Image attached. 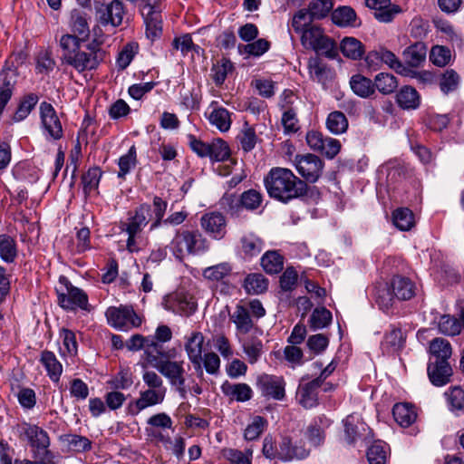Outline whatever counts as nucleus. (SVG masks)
<instances>
[{"label":"nucleus","instance_id":"nucleus-38","mask_svg":"<svg viewBox=\"0 0 464 464\" xmlns=\"http://www.w3.org/2000/svg\"><path fill=\"white\" fill-rule=\"evenodd\" d=\"M427 47L423 43H416L403 51V59L410 67H418L425 62Z\"/></svg>","mask_w":464,"mask_h":464},{"label":"nucleus","instance_id":"nucleus-11","mask_svg":"<svg viewBox=\"0 0 464 464\" xmlns=\"http://www.w3.org/2000/svg\"><path fill=\"white\" fill-rule=\"evenodd\" d=\"M295 161L296 169L305 183H314L321 177L324 163L318 156L311 153L296 155Z\"/></svg>","mask_w":464,"mask_h":464},{"label":"nucleus","instance_id":"nucleus-23","mask_svg":"<svg viewBox=\"0 0 464 464\" xmlns=\"http://www.w3.org/2000/svg\"><path fill=\"white\" fill-rule=\"evenodd\" d=\"M144 23L146 24V35L151 41L160 38L162 34L161 14L151 5H147L143 9Z\"/></svg>","mask_w":464,"mask_h":464},{"label":"nucleus","instance_id":"nucleus-9","mask_svg":"<svg viewBox=\"0 0 464 464\" xmlns=\"http://www.w3.org/2000/svg\"><path fill=\"white\" fill-rule=\"evenodd\" d=\"M94 10L96 20L102 26L118 27L125 15L124 5L120 0H112L108 4L97 2Z\"/></svg>","mask_w":464,"mask_h":464},{"label":"nucleus","instance_id":"nucleus-29","mask_svg":"<svg viewBox=\"0 0 464 464\" xmlns=\"http://www.w3.org/2000/svg\"><path fill=\"white\" fill-rule=\"evenodd\" d=\"M230 320L235 324L237 331L242 334H248L254 326L249 309L242 304L236 305Z\"/></svg>","mask_w":464,"mask_h":464},{"label":"nucleus","instance_id":"nucleus-45","mask_svg":"<svg viewBox=\"0 0 464 464\" xmlns=\"http://www.w3.org/2000/svg\"><path fill=\"white\" fill-rule=\"evenodd\" d=\"M388 446L382 440H376L368 448L366 457L369 464H385L388 458Z\"/></svg>","mask_w":464,"mask_h":464},{"label":"nucleus","instance_id":"nucleus-24","mask_svg":"<svg viewBox=\"0 0 464 464\" xmlns=\"http://www.w3.org/2000/svg\"><path fill=\"white\" fill-rule=\"evenodd\" d=\"M319 380H312L300 384L297 392L299 403L305 409H312L318 404V389L321 387Z\"/></svg>","mask_w":464,"mask_h":464},{"label":"nucleus","instance_id":"nucleus-62","mask_svg":"<svg viewBox=\"0 0 464 464\" xmlns=\"http://www.w3.org/2000/svg\"><path fill=\"white\" fill-rule=\"evenodd\" d=\"M314 17H312L310 11L307 9H301L297 11L292 19V27L296 34H300L308 26H312Z\"/></svg>","mask_w":464,"mask_h":464},{"label":"nucleus","instance_id":"nucleus-33","mask_svg":"<svg viewBox=\"0 0 464 464\" xmlns=\"http://www.w3.org/2000/svg\"><path fill=\"white\" fill-rule=\"evenodd\" d=\"M230 148L224 140L218 138L209 142V154L208 157L212 162L229 160L231 165L237 164L236 160L230 159Z\"/></svg>","mask_w":464,"mask_h":464},{"label":"nucleus","instance_id":"nucleus-57","mask_svg":"<svg viewBox=\"0 0 464 464\" xmlns=\"http://www.w3.org/2000/svg\"><path fill=\"white\" fill-rule=\"evenodd\" d=\"M220 206L232 218L239 217L243 210L240 196L235 194H225L220 199Z\"/></svg>","mask_w":464,"mask_h":464},{"label":"nucleus","instance_id":"nucleus-48","mask_svg":"<svg viewBox=\"0 0 464 464\" xmlns=\"http://www.w3.org/2000/svg\"><path fill=\"white\" fill-rule=\"evenodd\" d=\"M137 164V150L135 145H132L128 152L120 157L118 160L119 172L118 178L125 179L127 174L135 168Z\"/></svg>","mask_w":464,"mask_h":464},{"label":"nucleus","instance_id":"nucleus-49","mask_svg":"<svg viewBox=\"0 0 464 464\" xmlns=\"http://www.w3.org/2000/svg\"><path fill=\"white\" fill-rule=\"evenodd\" d=\"M208 121L222 132L227 131L231 126L230 112L225 108L214 109L208 116Z\"/></svg>","mask_w":464,"mask_h":464},{"label":"nucleus","instance_id":"nucleus-4","mask_svg":"<svg viewBox=\"0 0 464 464\" xmlns=\"http://www.w3.org/2000/svg\"><path fill=\"white\" fill-rule=\"evenodd\" d=\"M299 34L301 44L305 49L313 50L329 59L337 56L338 51L334 41L324 34L321 26L313 24Z\"/></svg>","mask_w":464,"mask_h":464},{"label":"nucleus","instance_id":"nucleus-53","mask_svg":"<svg viewBox=\"0 0 464 464\" xmlns=\"http://www.w3.org/2000/svg\"><path fill=\"white\" fill-rule=\"evenodd\" d=\"M460 82V76L453 69H447L440 78V88L444 94L456 91Z\"/></svg>","mask_w":464,"mask_h":464},{"label":"nucleus","instance_id":"nucleus-7","mask_svg":"<svg viewBox=\"0 0 464 464\" xmlns=\"http://www.w3.org/2000/svg\"><path fill=\"white\" fill-rule=\"evenodd\" d=\"M105 315L108 324L121 331H128L141 324V318L131 306H111L106 310Z\"/></svg>","mask_w":464,"mask_h":464},{"label":"nucleus","instance_id":"nucleus-20","mask_svg":"<svg viewBox=\"0 0 464 464\" xmlns=\"http://www.w3.org/2000/svg\"><path fill=\"white\" fill-rule=\"evenodd\" d=\"M365 5L375 11L374 17L382 23L392 22L401 12V8L392 5L391 0H365Z\"/></svg>","mask_w":464,"mask_h":464},{"label":"nucleus","instance_id":"nucleus-31","mask_svg":"<svg viewBox=\"0 0 464 464\" xmlns=\"http://www.w3.org/2000/svg\"><path fill=\"white\" fill-rule=\"evenodd\" d=\"M391 288L399 300H410L415 295L414 284L407 277L396 276L392 278Z\"/></svg>","mask_w":464,"mask_h":464},{"label":"nucleus","instance_id":"nucleus-60","mask_svg":"<svg viewBox=\"0 0 464 464\" xmlns=\"http://www.w3.org/2000/svg\"><path fill=\"white\" fill-rule=\"evenodd\" d=\"M232 271V267L229 263L224 262L203 270V276L210 281H220L227 276Z\"/></svg>","mask_w":464,"mask_h":464},{"label":"nucleus","instance_id":"nucleus-28","mask_svg":"<svg viewBox=\"0 0 464 464\" xmlns=\"http://www.w3.org/2000/svg\"><path fill=\"white\" fill-rule=\"evenodd\" d=\"M429 361L450 362L452 354V347L450 342L444 338L437 337L430 341L429 346Z\"/></svg>","mask_w":464,"mask_h":464},{"label":"nucleus","instance_id":"nucleus-34","mask_svg":"<svg viewBox=\"0 0 464 464\" xmlns=\"http://www.w3.org/2000/svg\"><path fill=\"white\" fill-rule=\"evenodd\" d=\"M284 256L277 250H268L261 257L260 264L264 271L276 275L284 269Z\"/></svg>","mask_w":464,"mask_h":464},{"label":"nucleus","instance_id":"nucleus-52","mask_svg":"<svg viewBox=\"0 0 464 464\" xmlns=\"http://www.w3.org/2000/svg\"><path fill=\"white\" fill-rule=\"evenodd\" d=\"M332 0H312L308 5V10L314 20H322L327 17L333 11Z\"/></svg>","mask_w":464,"mask_h":464},{"label":"nucleus","instance_id":"nucleus-17","mask_svg":"<svg viewBox=\"0 0 464 464\" xmlns=\"http://www.w3.org/2000/svg\"><path fill=\"white\" fill-rule=\"evenodd\" d=\"M151 215V207L144 203L140 205L133 212H129L126 221L121 222V230H130L141 233L142 229L149 223V217Z\"/></svg>","mask_w":464,"mask_h":464},{"label":"nucleus","instance_id":"nucleus-3","mask_svg":"<svg viewBox=\"0 0 464 464\" xmlns=\"http://www.w3.org/2000/svg\"><path fill=\"white\" fill-rule=\"evenodd\" d=\"M209 247V241L198 229H178L169 244L170 251L179 261L189 256L204 254Z\"/></svg>","mask_w":464,"mask_h":464},{"label":"nucleus","instance_id":"nucleus-42","mask_svg":"<svg viewBox=\"0 0 464 464\" xmlns=\"http://www.w3.org/2000/svg\"><path fill=\"white\" fill-rule=\"evenodd\" d=\"M18 250L15 239L7 234L0 235V257L5 263H14Z\"/></svg>","mask_w":464,"mask_h":464},{"label":"nucleus","instance_id":"nucleus-63","mask_svg":"<svg viewBox=\"0 0 464 464\" xmlns=\"http://www.w3.org/2000/svg\"><path fill=\"white\" fill-rule=\"evenodd\" d=\"M439 330L443 334L454 336L460 333L461 324L456 317L445 314L440 319Z\"/></svg>","mask_w":464,"mask_h":464},{"label":"nucleus","instance_id":"nucleus-16","mask_svg":"<svg viewBox=\"0 0 464 464\" xmlns=\"http://www.w3.org/2000/svg\"><path fill=\"white\" fill-rule=\"evenodd\" d=\"M40 117L44 130L53 140H60L63 131L58 115L51 103L43 102L40 104Z\"/></svg>","mask_w":464,"mask_h":464},{"label":"nucleus","instance_id":"nucleus-19","mask_svg":"<svg viewBox=\"0 0 464 464\" xmlns=\"http://www.w3.org/2000/svg\"><path fill=\"white\" fill-rule=\"evenodd\" d=\"M453 371L450 362L429 361L427 374L431 384L441 387L450 382Z\"/></svg>","mask_w":464,"mask_h":464},{"label":"nucleus","instance_id":"nucleus-59","mask_svg":"<svg viewBox=\"0 0 464 464\" xmlns=\"http://www.w3.org/2000/svg\"><path fill=\"white\" fill-rule=\"evenodd\" d=\"M234 69V65L229 59L222 58L220 62L214 64L212 67L213 81L217 86H220L224 83L227 76Z\"/></svg>","mask_w":464,"mask_h":464},{"label":"nucleus","instance_id":"nucleus-12","mask_svg":"<svg viewBox=\"0 0 464 464\" xmlns=\"http://www.w3.org/2000/svg\"><path fill=\"white\" fill-rule=\"evenodd\" d=\"M365 61L371 68L378 66L380 63H384L397 73L405 75L407 72V69L401 60L392 51L382 45L369 52L365 57Z\"/></svg>","mask_w":464,"mask_h":464},{"label":"nucleus","instance_id":"nucleus-40","mask_svg":"<svg viewBox=\"0 0 464 464\" xmlns=\"http://www.w3.org/2000/svg\"><path fill=\"white\" fill-rule=\"evenodd\" d=\"M38 102L39 96L36 93L29 92L24 94L21 98L17 109L13 115V121L14 122H19L26 119Z\"/></svg>","mask_w":464,"mask_h":464},{"label":"nucleus","instance_id":"nucleus-47","mask_svg":"<svg viewBox=\"0 0 464 464\" xmlns=\"http://www.w3.org/2000/svg\"><path fill=\"white\" fill-rule=\"evenodd\" d=\"M333 319L332 313L325 307L315 308L309 318V326L312 330L317 331L327 327Z\"/></svg>","mask_w":464,"mask_h":464},{"label":"nucleus","instance_id":"nucleus-25","mask_svg":"<svg viewBox=\"0 0 464 464\" xmlns=\"http://www.w3.org/2000/svg\"><path fill=\"white\" fill-rule=\"evenodd\" d=\"M332 22L339 27H357L361 25L356 12L348 5L338 6L331 13Z\"/></svg>","mask_w":464,"mask_h":464},{"label":"nucleus","instance_id":"nucleus-32","mask_svg":"<svg viewBox=\"0 0 464 464\" xmlns=\"http://www.w3.org/2000/svg\"><path fill=\"white\" fill-rule=\"evenodd\" d=\"M40 362L45 368L49 378L58 382L63 373V365L56 355L51 351L44 350L41 353Z\"/></svg>","mask_w":464,"mask_h":464},{"label":"nucleus","instance_id":"nucleus-8","mask_svg":"<svg viewBox=\"0 0 464 464\" xmlns=\"http://www.w3.org/2000/svg\"><path fill=\"white\" fill-rule=\"evenodd\" d=\"M174 357H168L162 362L155 364V369L161 373L169 382V384L176 388L179 393L185 397L186 395V379L185 369L183 361H172Z\"/></svg>","mask_w":464,"mask_h":464},{"label":"nucleus","instance_id":"nucleus-26","mask_svg":"<svg viewBox=\"0 0 464 464\" xmlns=\"http://www.w3.org/2000/svg\"><path fill=\"white\" fill-rule=\"evenodd\" d=\"M264 246V240L253 232L246 233L240 237V248L245 259L257 256Z\"/></svg>","mask_w":464,"mask_h":464},{"label":"nucleus","instance_id":"nucleus-50","mask_svg":"<svg viewBox=\"0 0 464 464\" xmlns=\"http://www.w3.org/2000/svg\"><path fill=\"white\" fill-rule=\"evenodd\" d=\"M326 127L332 133L341 134L346 131L348 120L343 112L335 111L328 115Z\"/></svg>","mask_w":464,"mask_h":464},{"label":"nucleus","instance_id":"nucleus-13","mask_svg":"<svg viewBox=\"0 0 464 464\" xmlns=\"http://www.w3.org/2000/svg\"><path fill=\"white\" fill-rule=\"evenodd\" d=\"M256 386L267 399L282 401L285 397V382L281 376L262 374L257 377Z\"/></svg>","mask_w":464,"mask_h":464},{"label":"nucleus","instance_id":"nucleus-21","mask_svg":"<svg viewBox=\"0 0 464 464\" xmlns=\"http://www.w3.org/2000/svg\"><path fill=\"white\" fill-rule=\"evenodd\" d=\"M203 343L204 335L200 332H193L185 343V350L190 362L196 371H200L201 372Z\"/></svg>","mask_w":464,"mask_h":464},{"label":"nucleus","instance_id":"nucleus-64","mask_svg":"<svg viewBox=\"0 0 464 464\" xmlns=\"http://www.w3.org/2000/svg\"><path fill=\"white\" fill-rule=\"evenodd\" d=\"M242 208L247 210L257 209L263 201L262 194L256 189H248L240 195Z\"/></svg>","mask_w":464,"mask_h":464},{"label":"nucleus","instance_id":"nucleus-18","mask_svg":"<svg viewBox=\"0 0 464 464\" xmlns=\"http://www.w3.org/2000/svg\"><path fill=\"white\" fill-rule=\"evenodd\" d=\"M165 396V392H160L153 389L142 391L140 393V397L134 402L132 401L130 403L129 412L131 415H135L148 407L160 404L163 402Z\"/></svg>","mask_w":464,"mask_h":464},{"label":"nucleus","instance_id":"nucleus-55","mask_svg":"<svg viewBox=\"0 0 464 464\" xmlns=\"http://www.w3.org/2000/svg\"><path fill=\"white\" fill-rule=\"evenodd\" d=\"M444 395L451 411H464V390L461 387H450Z\"/></svg>","mask_w":464,"mask_h":464},{"label":"nucleus","instance_id":"nucleus-30","mask_svg":"<svg viewBox=\"0 0 464 464\" xmlns=\"http://www.w3.org/2000/svg\"><path fill=\"white\" fill-rule=\"evenodd\" d=\"M70 26L74 33L73 35L85 40L90 34V28L85 12L80 9H73L70 14Z\"/></svg>","mask_w":464,"mask_h":464},{"label":"nucleus","instance_id":"nucleus-36","mask_svg":"<svg viewBox=\"0 0 464 464\" xmlns=\"http://www.w3.org/2000/svg\"><path fill=\"white\" fill-rule=\"evenodd\" d=\"M350 86L353 92L359 97L366 99L375 93L373 82L362 74L351 77Z\"/></svg>","mask_w":464,"mask_h":464},{"label":"nucleus","instance_id":"nucleus-51","mask_svg":"<svg viewBox=\"0 0 464 464\" xmlns=\"http://www.w3.org/2000/svg\"><path fill=\"white\" fill-rule=\"evenodd\" d=\"M243 350L247 356L248 362L255 363L263 353V343L258 337L250 336L244 342Z\"/></svg>","mask_w":464,"mask_h":464},{"label":"nucleus","instance_id":"nucleus-46","mask_svg":"<svg viewBox=\"0 0 464 464\" xmlns=\"http://www.w3.org/2000/svg\"><path fill=\"white\" fill-rule=\"evenodd\" d=\"M341 51L343 54L352 60L361 59L364 53L362 44L353 37H345L341 43Z\"/></svg>","mask_w":464,"mask_h":464},{"label":"nucleus","instance_id":"nucleus-27","mask_svg":"<svg viewBox=\"0 0 464 464\" xmlns=\"http://www.w3.org/2000/svg\"><path fill=\"white\" fill-rule=\"evenodd\" d=\"M221 391L225 396L228 397L231 401L240 402L249 401L253 396L251 387L246 383H232L226 381L221 385Z\"/></svg>","mask_w":464,"mask_h":464},{"label":"nucleus","instance_id":"nucleus-44","mask_svg":"<svg viewBox=\"0 0 464 464\" xmlns=\"http://www.w3.org/2000/svg\"><path fill=\"white\" fill-rule=\"evenodd\" d=\"M373 84L375 90H378L382 94L388 95L397 89L399 82L393 74L380 72L375 75Z\"/></svg>","mask_w":464,"mask_h":464},{"label":"nucleus","instance_id":"nucleus-61","mask_svg":"<svg viewBox=\"0 0 464 464\" xmlns=\"http://www.w3.org/2000/svg\"><path fill=\"white\" fill-rule=\"evenodd\" d=\"M405 343V337L400 328H392L384 336L382 345L391 352H397L401 350Z\"/></svg>","mask_w":464,"mask_h":464},{"label":"nucleus","instance_id":"nucleus-5","mask_svg":"<svg viewBox=\"0 0 464 464\" xmlns=\"http://www.w3.org/2000/svg\"><path fill=\"white\" fill-rule=\"evenodd\" d=\"M101 44L93 40L86 45V50H82L80 47L66 64L79 72L95 70L105 57V52L101 48Z\"/></svg>","mask_w":464,"mask_h":464},{"label":"nucleus","instance_id":"nucleus-15","mask_svg":"<svg viewBox=\"0 0 464 464\" xmlns=\"http://www.w3.org/2000/svg\"><path fill=\"white\" fill-rule=\"evenodd\" d=\"M310 449L303 440L293 443L291 438L285 436L279 443V460L283 462L304 459L310 455Z\"/></svg>","mask_w":464,"mask_h":464},{"label":"nucleus","instance_id":"nucleus-6","mask_svg":"<svg viewBox=\"0 0 464 464\" xmlns=\"http://www.w3.org/2000/svg\"><path fill=\"white\" fill-rule=\"evenodd\" d=\"M59 282L65 287L64 290L56 289L58 304L63 309L90 311L88 295L82 289L72 285L65 276H61Z\"/></svg>","mask_w":464,"mask_h":464},{"label":"nucleus","instance_id":"nucleus-56","mask_svg":"<svg viewBox=\"0 0 464 464\" xmlns=\"http://www.w3.org/2000/svg\"><path fill=\"white\" fill-rule=\"evenodd\" d=\"M102 172L99 167L90 168L82 177L83 192L85 195L95 190L100 183Z\"/></svg>","mask_w":464,"mask_h":464},{"label":"nucleus","instance_id":"nucleus-14","mask_svg":"<svg viewBox=\"0 0 464 464\" xmlns=\"http://www.w3.org/2000/svg\"><path fill=\"white\" fill-rule=\"evenodd\" d=\"M200 227L204 232L215 240H220L227 234L226 217L218 211L205 213L200 218Z\"/></svg>","mask_w":464,"mask_h":464},{"label":"nucleus","instance_id":"nucleus-58","mask_svg":"<svg viewBox=\"0 0 464 464\" xmlns=\"http://www.w3.org/2000/svg\"><path fill=\"white\" fill-rule=\"evenodd\" d=\"M13 173L17 180L29 184L36 182L39 179L35 168L26 163H20L15 166Z\"/></svg>","mask_w":464,"mask_h":464},{"label":"nucleus","instance_id":"nucleus-43","mask_svg":"<svg viewBox=\"0 0 464 464\" xmlns=\"http://www.w3.org/2000/svg\"><path fill=\"white\" fill-rule=\"evenodd\" d=\"M392 222L401 231H409L415 225L413 212L408 208H399L392 212Z\"/></svg>","mask_w":464,"mask_h":464},{"label":"nucleus","instance_id":"nucleus-22","mask_svg":"<svg viewBox=\"0 0 464 464\" xmlns=\"http://www.w3.org/2000/svg\"><path fill=\"white\" fill-rule=\"evenodd\" d=\"M144 355L147 362L155 368V364L159 362H162L168 357H175V350L165 351L163 344L150 335L147 336Z\"/></svg>","mask_w":464,"mask_h":464},{"label":"nucleus","instance_id":"nucleus-41","mask_svg":"<svg viewBox=\"0 0 464 464\" xmlns=\"http://www.w3.org/2000/svg\"><path fill=\"white\" fill-rule=\"evenodd\" d=\"M82 42L84 41L73 34H65L62 35L59 41V45L63 51L61 56L62 63H67L81 47Z\"/></svg>","mask_w":464,"mask_h":464},{"label":"nucleus","instance_id":"nucleus-37","mask_svg":"<svg viewBox=\"0 0 464 464\" xmlns=\"http://www.w3.org/2000/svg\"><path fill=\"white\" fill-rule=\"evenodd\" d=\"M395 421L401 427L411 426L417 418L414 408L409 403H396L392 409Z\"/></svg>","mask_w":464,"mask_h":464},{"label":"nucleus","instance_id":"nucleus-10","mask_svg":"<svg viewBox=\"0 0 464 464\" xmlns=\"http://www.w3.org/2000/svg\"><path fill=\"white\" fill-rule=\"evenodd\" d=\"M345 440L349 444L369 442L373 437L371 428L359 417L348 415L343 420Z\"/></svg>","mask_w":464,"mask_h":464},{"label":"nucleus","instance_id":"nucleus-54","mask_svg":"<svg viewBox=\"0 0 464 464\" xmlns=\"http://www.w3.org/2000/svg\"><path fill=\"white\" fill-rule=\"evenodd\" d=\"M237 140L245 152L251 151L255 148L257 140L255 129L246 122L237 136Z\"/></svg>","mask_w":464,"mask_h":464},{"label":"nucleus","instance_id":"nucleus-1","mask_svg":"<svg viewBox=\"0 0 464 464\" xmlns=\"http://www.w3.org/2000/svg\"><path fill=\"white\" fill-rule=\"evenodd\" d=\"M264 184L269 197L282 203L302 198L308 191L305 181L285 168H272L265 177Z\"/></svg>","mask_w":464,"mask_h":464},{"label":"nucleus","instance_id":"nucleus-2","mask_svg":"<svg viewBox=\"0 0 464 464\" xmlns=\"http://www.w3.org/2000/svg\"><path fill=\"white\" fill-rule=\"evenodd\" d=\"M19 439L26 441L33 458H42L38 464H57L55 454L49 450L51 439L48 432L36 424L23 422L17 425Z\"/></svg>","mask_w":464,"mask_h":464},{"label":"nucleus","instance_id":"nucleus-35","mask_svg":"<svg viewBox=\"0 0 464 464\" xmlns=\"http://www.w3.org/2000/svg\"><path fill=\"white\" fill-rule=\"evenodd\" d=\"M396 102L401 109L415 110L420 106V97L411 86H403L396 95Z\"/></svg>","mask_w":464,"mask_h":464},{"label":"nucleus","instance_id":"nucleus-39","mask_svg":"<svg viewBox=\"0 0 464 464\" xmlns=\"http://www.w3.org/2000/svg\"><path fill=\"white\" fill-rule=\"evenodd\" d=\"M243 287L248 295H261L268 288V279L260 273H251L246 276Z\"/></svg>","mask_w":464,"mask_h":464}]
</instances>
